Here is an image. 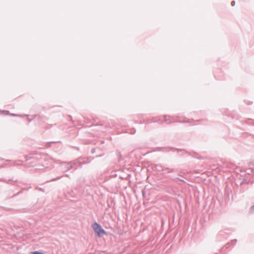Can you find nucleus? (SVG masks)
Segmentation results:
<instances>
[{
  "label": "nucleus",
  "instance_id": "1",
  "mask_svg": "<svg viewBox=\"0 0 254 254\" xmlns=\"http://www.w3.org/2000/svg\"><path fill=\"white\" fill-rule=\"evenodd\" d=\"M94 232L99 237L103 236L106 233L105 231L102 228L100 224L95 222L92 225Z\"/></svg>",
  "mask_w": 254,
  "mask_h": 254
},
{
  "label": "nucleus",
  "instance_id": "2",
  "mask_svg": "<svg viewBox=\"0 0 254 254\" xmlns=\"http://www.w3.org/2000/svg\"><path fill=\"white\" fill-rule=\"evenodd\" d=\"M77 163H80L79 162H74L73 164H72L70 162L65 163V168L67 169V170H69L73 167V166L75 165Z\"/></svg>",
  "mask_w": 254,
  "mask_h": 254
},
{
  "label": "nucleus",
  "instance_id": "3",
  "mask_svg": "<svg viewBox=\"0 0 254 254\" xmlns=\"http://www.w3.org/2000/svg\"><path fill=\"white\" fill-rule=\"evenodd\" d=\"M162 171H165L166 173H170L174 172L173 169L169 168H165L162 169Z\"/></svg>",
  "mask_w": 254,
  "mask_h": 254
},
{
  "label": "nucleus",
  "instance_id": "4",
  "mask_svg": "<svg viewBox=\"0 0 254 254\" xmlns=\"http://www.w3.org/2000/svg\"><path fill=\"white\" fill-rule=\"evenodd\" d=\"M156 169L158 171H162V169H163L164 168H162V167L161 166H159V165H156Z\"/></svg>",
  "mask_w": 254,
  "mask_h": 254
},
{
  "label": "nucleus",
  "instance_id": "5",
  "mask_svg": "<svg viewBox=\"0 0 254 254\" xmlns=\"http://www.w3.org/2000/svg\"><path fill=\"white\" fill-rule=\"evenodd\" d=\"M32 254H43V253L40 252L35 251V252H33Z\"/></svg>",
  "mask_w": 254,
  "mask_h": 254
},
{
  "label": "nucleus",
  "instance_id": "6",
  "mask_svg": "<svg viewBox=\"0 0 254 254\" xmlns=\"http://www.w3.org/2000/svg\"><path fill=\"white\" fill-rule=\"evenodd\" d=\"M250 212L253 213L254 212V205L252 206L251 208Z\"/></svg>",
  "mask_w": 254,
  "mask_h": 254
},
{
  "label": "nucleus",
  "instance_id": "7",
  "mask_svg": "<svg viewBox=\"0 0 254 254\" xmlns=\"http://www.w3.org/2000/svg\"><path fill=\"white\" fill-rule=\"evenodd\" d=\"M235 1H232L231 2V5H232V6H234L235 5Z\"/></svg>",
  "mask_w": 254,
  "mask_h": 254
},
{
  "label": "nucleus",
  "instance_id": "8",
  "mask_svg": "<svg viewBox=\"0 0 254 254\" xmlns=\"http://www.w3.org/2000/svg\"><path fill=\"white\" fill-rule=\"evenodd\" d=\"M11 115L12 116H14V117H18V116H20L19 115H17V114H12Z\"/></svg>",
  "mask_w": 254,
  "mask_h": 254
},
{
  "label": "nucleus",
  "instance_id": "9",
  "mask_svg": "<svg viewBox=\"0 0 254 254\" xmlns=\"http://www.w3.org/2000/svg\"><path fill=\"white\" fill-rule=\"evenodd\" d=\"M250 169H251V172L254 173V167L251 168Z\"/></svg>",
  "mask_w": 254,
  "mask_h": 254
},
{
  "label": "nucleus",
  "instance_id": "10",
  "mask_svg": "<svg viewBox=\"0 0 254 254\" xmlns=\"http://www.w3.org/2000/svg\"><path fill=\"white\" fill-rule=\"evenodd\" d=\"M176 180H180V181H182V182H185V181H184L183 180L180 179H179V178H176Z\"/></svg>",
  "mask_w": 254,
  "mask_h": 254
},
{
  "label": "nucleus",
  "instance_id": "11",
  "mask_svg": "<svg viewBox=\"0 0 254 254\" xmlns=\"http://www.w3.org/2000/svg\"><path fill=\"white\" fill-rule=\"evenodd\" d=\"M61 178V177H58V178H56V179H53V181L57 180H58V179H60Z\"/></svg>",
  "mask_w": 254,
  "mask_h": 254
},
{
  "label": "nucleus",
  "instance_id": "12",
  "mask_svg": "<svg viewBox=\"0 0 254 254\" xmlns=\"http://www.w3.org/2000/svg\"><path fill=\"white\" fill-rule=\"evenodd\" d=\"M232 242H234L235 243H236V242H237V240L236 239H234V240H232Z\"/></svg>",
  "mask_w": 254,
  "mask_h": 254
}]
</instances>
